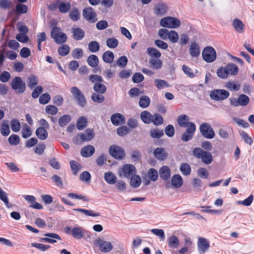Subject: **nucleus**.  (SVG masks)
<instances>
[{
    "label": "nucleus",
    "instance_id": "9b49d317",
    "mask_svg": "<svg viewBox=\"0 0 254 254\" xmlns=\"http://www.w3.org/2000/svg\"><path fill=\"white\" fill-rule=\"evenodd\" d=\"M82 14L84 18L90 23H95L98 20L97 14L92 7L84 8Z\"/></svg>",
    "mask_w": 254,
    "mask_h": 254
},
{
    "label": "nucleus",
    "instance_id": "69168bd1",
    "mask_svg": "<svg viewBox=\"0 0 254 254\" xmlns=\"http://www.w3.org/2000/svg\"><path fill=\"white\" fill-rule=\"evenodd\" d=\"M70 168L74 175H76L80 168V164L75 161L71 160L69 162Z\"/></svg>",
    "mask_w": 254,
    "mask_h": 254
},
{
    "label": "nucleus",
    "instance_id": "5fc2aeb1",
    "mask_svg": "<svg viewBox=\"0 0 254 254\" xmlns=\"http://www.w3.org/2000/svg\"><path fill=\"white\" fill-rule=\"evenodd\" d=\"M147 175L149 179L153 182L156 181L158 178V172L154 168H151L148 170Z\"/></svg>",
    "mask_w": 254,
    "mask_h": 254
},
{
    "label": "nucleus",
    "instance_id": "ddd939ff",
    "mask_svg": "<svg viewBox=\"0 0 254 254\" xmlns=\"http://www.w3.org/2000/svg\"><path fill=\"white\" fill-rule=\"evenodd\" d=\"M111 121L113 125L118 126L125 124L126 118L122 114L116 113L111 116Z\"/></svg>",
    "mask_w": 254,
    "mask_h": 254
},
{
    "label": "nucleus",
    "instance_id": "c85d7f7f",
    "mask_svg": "<svg viewBox=\"0 0 254 254\" xmlns=\"http://www.w3.org/2000/svg\"><path fill=\"white\" fill-rule=\"evenodd\" d=\"M189 120L188 117L186 115H182L178 117L177 122L180 127H189L190 123L191 122H188Z\"/></svg>",
    "mask_w": 254,
    "mask_h": 254
},
{
    "label": "nucleus",
    "instance_id": "c9c22d12",
    "mask_svg": "<svg viewBox=\"0 0 254 254\" xmlns=\"http://www.w3.org/2000/svg\"><path fill=\"white\" fill-rule=\"evenodd\" d=\"M180 170L183 175L189 176L191 173V168L188 163H183L180 165Z\"/></svg>",
    "mask_w": 254,
    "mask_h": 254
},
{
    "label": "nucleus",
    "instance_id": "49530a36",
    "mask_svg": "<svg viewBox=\"0 0 254 254\" xmlns=\"http://www.w3.org/2000/svg\"><path fill=\"white\" fill-rule=\"evenodd\" d=\"M100 49V45L96 41H92L88 44V50L91 53H96Z\"/></svg>",
    "mask_w": 254,
    "mask_h": 254
},
{
    "label": "nucleus",
    "instance_id": "20e7f679",
    "mask_svg": "<svg viewBox=\"0 0 254 254\" xmlns=\"http://www.w3.org/2000/svg\"><path fill=\"white\" fill-rule=\"evenodd\" d=\"M160 23L161 26L169 28H176L181 25V22L179 19L171 16L162 18Z\"/></svg>",
    "mask_w": 254,
    "mask_h": 254
},
{
    "label": "nucleus",
    "instance_id": "8fccbe9b",
    "mask_svg": "<svg viewBox=\"0 0 254 254\" xmlns=\"http://www.w3.org/2000/svg\"><path fill=\"white\" fill-rule=\"evenodd\" d=\"M173 43H177L179 39V34L174 30H171L168 34V38Z\"/></svg>",
    "mask_w": 254,
    "mask_h": 254
},
{
    "label": "nucleus",
    "instance_id": "bb28decb",
    "mask_svg": "<svg viewBox=\"0 0 254 254\" xmlns=\"http://www.w3.org/2000/svg\"><path fill=\"white\" fill-rule=\"evenodd\" d=\"M15 10L16 12V16H19L21 14H25L27 12L28 8V6L23 4L22 3H17L15 5Z\"/></svg>",
    "mask_w": 254,
    "mask_h": 254
},
{
    "label": "nucleus",
    "instance_id": "f03ea898",
    "mask_svg": "<svg viewBox=\"0 0 254 254\" xmlns=\"http://www.w3.org/2000/svg\"><path fill=\"white\" fill-rule=\"evenodd\" d=\"M10 86L12 89L17 94L23 93L26 88V83L19 76H16L12 79L10 82Z\"/></svg>",
    "mask_w": 254,
    "mask_h": 254
},
{
    "label": "nucleus",
    "instance_id": "aec40b11",
    "mask_svg": "<svg viewBox=\"0 0 254 254\" xmlns=\"http://www.w3.org/2000/svg\"><path fill=\"white\" fill-rule=\"evenodd\" d=\"M183 179L180 175L175 174L171 178V184L176 189L181 188L183 185Z\"/></svg>",
    "mask_w": 254,
    "mask_h": 254
},
{
    "label": "nucleus",
    "instance_id": "0eeeda50",
    "mask_svg": "<svg viewBox=\"0 0 254 254\" xmlns=\"http://www.w3.org/2000/svg\"><path fill=\"white\" fill-rule=\"evenodd\" d=\"M94 243L96 246H98L99 250L104 253L110 252L113 248V246L110 242L99 238H97Z\"/></svg>",
    "mask_w": 254,
    "mask_h": 254
},
{
    "label": "nucleus",
    "instance_id": "052dcab7",
    "mask_svg": "<svg viewBox=\"0 0 254 254\" xmlns=\"http://www.w3.org/2000/svg\"><path fill=\"white\" fill-rule=\"evenodd\" d=\"M58 54L61 56H65L69 52V47L66 45H63L62 47H60L58 49Z\"/></svg>",
    "mask_w": 254,
    "mask_h": 254
},
{
    "label": "nucleus",
    "instance_id": "4be33fe9",
    "mask_svg": "<svg viewBox=\"0 0 254 254\" xmlns=\"http://www.w3.org/2000/svg\"><path fill=\"white\" fill-rule=\"evenodd\" d=\"M72 37L77 41L82 40L85 36V32L83 30L80 28H72Z\"/></svg>",
    "mask_w": 254,
    "mask_h": 254
},
{
    "label": "nucleus",
    "instance_id": "f704fd0d",
    "mask_svg": "<svg viewBox=\"0 0 254 254\" xmlns=\"http://www.w3.org/2000/svg\"><path fill=\"white\" fill-rule=\"evenodd\" d=\"M87 119L84 117L82 116L79 117L76 122V127L79 130H82L87 126Z\"/></svg>",
    "mask_w": 254,
    "mask_h": 254
},
{
    "label": "nucleus",
    "instance_id": "37998d69",
    "mask_svg": "<svg viewBox=\"0 0 254 254\" xmlns=\"http://www.w3.org/2000/svg\"><path fill=\"white\" fill-rule=\"evenodd\" d=\"M130 179V184L132 187L136 188L140 185L141 179L139 175H135L134 177L132 176Z\"/></svg>",
    "mask_w": 254,
    "mask_h": 254
},
{
    "label": "nucleus",
    "instance_id": "393cba45",
    "mask_svg": "<svg viewBox=\"0 0 254 254\" xmlns=\"http://www.w3.org/2000/svg\"><path fill=\"white\" fill-rule=\"evenodd\" d=\"M104 179L109 184L113 185L116 183L117 178L116 175L112 172L109 171L104 174Z\"/></svg>",
    "mask_w": 254,
    "mask_h": 254
},
{
    "label": "nucleus",
    "instance_id": "603ef678",
    "mask_svg": "<svg viewBox=\"0 0 254 254\" xmlns=\"http://www.w3.org/2000/svg\"><path fill=\"white\" fill-rule=\"evenodd\" d=\"M153 121L152 123L156 126L161 125L163 123V118L161 115L158 113L154 114L153 115Z\"/></svg>",
    "mask_w": 254,
    "mask_h": 254
},
{
    "label": "nucleus",
    "instance_id": "4d7b16f0",
    "mask_svg": "<svg viewBox=\"0 0 254 254\" xmlns=\"http://www.w3.org/2000/svg\"><path fill=\"white\" fill-rule=\"evenodd\" d=\"M8 141L11 145H17L20 142V138L18 135L12 134L8 137Z\"/></svg>",
    "mask_w": 254,
    "mask_h": 254
},
{
    "label": "nucleus",
    "instance_id": "7ed1b4c3",
    "mask_svg": "<svg viewBox=\"0 0 254 254\" xmlns=\"http://www.w3.org/2000/svg\"><path fill=\"white\" fill-rule=\"evenodd\" d=\"M70 92L78 105L80 107L84 108L87 104V100L80 90L78 87L74 86L71 88Z\"/></svg>",
    "mask_w": 254,
    "mask_h": 254
},
{
    "label": "nucleus",
    "instance_id": "680f3d73",
    "mask_svg": "<svg viewBox=\"0 0 254 254\" xmlns=\"http://www.w3.org/2000/svg\"><path fill=\"white\" fill-rule=\"evenodd\" d=\"M164 132L167 136L171 137L174 135L175 129L173 125H168L165 127Z\"/></svg>",
    "mask_w": 254,
    "mask_h": 254
},
{
    "label": "nucleus",
    "instance_id": "79ce46f5",
    "mask_svg": "<svg viewBox=\"0 0 254 254\" xmlns=\"http://www.w3.org/2000/svg\"><path fill=\"white\" fill-rule=\"evenodd\" d=\"M233 26L237 32L242 33L244 28V24L239 19L236 18L233 21Z\"/></svg>",
    "mask_w": 254,
    "mask_h": 254
},
{
    "label": "nucleus",
    "instance_id": "4468645a",
    "mask_svg": "<svg viewBox=\"0 0 254 254\" xmlns=\"http://www.w3.org/2000/svg\"><path fill=\"white\" fill-rule=\"evenodd\" d=\"M122 171L125 177L129 179L136 173L135 167L131 164H125L122 167Z\"/></svg>",
    "mask_w": 254,
    "mask_h": 254
},
{
    "label": "nucleus",
    "instance_id": "09e8293b",
    "mask_svg": "<svg viewBox=\"0 0 254 254\" xmlns=\"http://www.w3.org/2000/svg\"><path fill=\"white\" fill-rule=\"evenodd\" d=\"M91 98L93 102L97 103H102L105 100V97L103 95L96 92L93 93L91 94Z\"/></svg>",
    "mask_w": 254,
    "mask_h": 254
},
{
    "label": "nucleus",
    "instance_id": "c756f323",
    "mask_svg": "<svg viewBox=\"0 0 254 254\" xmlns=\"http://www.w3.org/2000/svg\"><path fill=\"white\" fill-rule=\"evenodd\" d=\"M103 82L95 83L93 85V90L95 92L100 94H103L106 92V86L103 84Z\"/></svg>",
    "mask_w": 254,
    "mask_h": 254
},
{
    "label": "nucleus",
    "instance_id": "338daca9",
    "mask_svg": "<svg viewBox=\"0 0 254 254\" xmlns=\"http://www.w3.org/2000/svg\"><path fill=\"white\" fill-rule=\"evenodd\" d=\"M129 129L125 126H122L117 129V133L120 136H124L129 132Z\"/></svg>",
    "mask_w": 254,
    "mask_h": 254
},
{
    "label": "nucleus",
    "instance_id": "dca6fc26",
    "mask_svg": "<svg viewBox=\"0 0 254 254\" xmlns=\"http://www.w3.org/2000/svg\"><path fill=\"white\" fill-rule=\"evenodd\" d=\"M167 6L166 3L159 2L154 7V13L157 16H162L166 13Z\"/></svg>",
    "mask_w": 254,
    "mask_h": 254
},
{
    "label": "nucleus",
    "instance_id": "1a4fd4ad",
    "mask_svg": "<svg viewBox=\"0 0 254 254\" xmlns=\"http://www.w3.org/2000/svg\"><path fill=\"white\" fill-rule=\"evenodd\" d=\"M109 154L114 158L118 160H122L125 156L124 149L119 146L112 145L109 149Z\"/></svg>",
    "mask_w": 254,
    "mask_h": 254
},
{
    "label": "nucleus",
    "instance_id": "6e6552de",
    "mask_svg": "<svg viewBox=\"0 0 254 254\" xmlns=\"http://www.w3.org/2000/svg\"><path fill=\"white\" fill-rule=\"evenodd\" d=\"M229 95V92L225 89H214L210 92V97L211 99L219 101L226 99Z\"/></svg>",
    "mask_w": 254,
    "mask_h": 254
},
{
    "label": "nucleus",
    "instance_id": "3c124183",
    "mask_svg": "<svg viewBox=\"0 0 254 254\" xmlns=\"http://www.w3.org/2000/svg\"><path fill=\"white\" fill-rule=\"evenodd\" d=\"M10 124L13 131L17 132L20 130L21 125L20 122L17 119H12Z\"/></svg>",
    "mask_w": 254,
    "mask_h": 254
},
{
    "label": "nucleus",
    "instance_id": "f3484780",
    "mask_svg": "<svg viewBox=\"0 0 254 254\" xmlns=\"http://www.w3.org/2000/svg\"><path fill=\"white\" fill-rule=\"evenodd\" d=\"M154 155L157 159L160 161L165 160L168 157L167 153L162 147L156 148L154 151Z\"/></svg>",
    "mask_w": 254,
    "mask_h": 254
},
{
    "label": "nucleus",
    "instance_id": "2f4dec72",
    "mask_svg": "<svg viewBox=\"0 0 254 254\" xmlns=\"http://www.w3.org/2000/svg\"><path fill=\"white\" fill-rule=\"evenodd\" d=\"M71 119V116L69 115H64L59 118V125L61 127H64L70 122Z\"/></svg>",
    "mask_w": 254,
    "mask_h": 254
},
{
    "label": "nucleus",
    "instance_id": "39448f33",
    "mask_svg": "<svg viewBox=\"0 0 254 254\" xmlns=\"http://www.w3.org/2000/svg\"><path fill=\"white\" fill-rule=\"evenodd\" d=\"M216 52L211 46L205 47L202 52V57L204 61L208 63L214 62L216 59Z\"/></svg>",
    "mask_w": 254,
    "mask_h": 254
},
{
    "label": "nucleus",
    "instance_id": "72a5a7b5",
    "mask_svg": "<svg viewBox=\"0 0 254 254\" xmlns=\"http://www.w3.org/2000/svg\"><path fill=\"white\" fill-rule=\"evenodd\" d=\"M228 70V75H236L239 72V68L237 65L234 64H228L225 66Z\"/></svg>",
    "mask_w": 254,
    "mask_h": 254
},
{
    "label": "nucleus",
    "instance_id": "2eb2a0df",
    "mask_svg": "<svg viewBox=\"0 0 254 254\" xmlns=\"http://www.w3.org/2000/svg\"><path fill=\"white\" fill-rule=\"evenodd\" d=\"M210 247L209 243L207 240L204 238H199L197 242V248L200 254L204 253L207 251Z\"/></svg>",
    "mask_w": 254,
    "mask_h": 254
},
{
    "label": "nucleus",
    "instance_id": "473e14b6",
    "mask_svg": "<svg viewBox=\"0 0 254 254\" xmlns=\"http://www.w3.org/2000/svg\"><path fill=\"white\" fill-rule=\"evenodd\" d=\"M150 104V99L146 95L142 96L139 100V106L143 109L147 108Z\"/></svg>",
    "mask_w": 254,
    "mask_h": 254
},
{
    "label": "nucleus",
    "instance_id": "4c0bfd02",
    "mask_svg": "<svg viewBox=\"0 0 254 254\" xmlns=\"http://www.w3.org/2000/svg\"><path fill=\"white\" fill-rule=\"evenodd\" d=\"M180 242L177 236L173 235L168 239V246L170 248L176 249L178 247Z\"/></svg>",
    "mask_w": 254,
    "mask_h": 254
},
{
    "label": "nucleus",
    "instance_id": "bf43d9fd",
    "mask_svg": "<svg viewBox=\"0 0 254 254\" xmlns=\"http://www.w3.org/2000/svg\"><path fill=\"white\" fill-rule=\"evenodd\" d=\"M31 135L32 130L30 127L25 124L22 130V136L24 138H27L31 136Z\"/></svg>",
    "mask_w": 254,
    "mask_h": 254
},
{
    "label": "nucleus",
    "instance_id": "ea45409f",
    "mask_svg": "<svg viewBox=\"0 0 254 254\" xmlns=\"http://www.w3.org/2000/svg\"><path fill=\"white\" fill-rule=\"evenodd\" d=\"M38 78L34 74L30 75L27 79V84L30 89H33L38 84Z\"/></svg>",
    "mask_w": 254,
    "mask_h": 254
},
{
    "label": "nucleus",
    "instance_id": "412c9836",
    "mask_svg": "<svg viewBox=\"0 0 254 254\" xmlns=\"http://www.w3.org/2000/svg\"><path fill=\"white\" fill-rule=\"evenodd\" d=\"M153 115L147 111H143L140 113V119L145 124H150L153 121Z\"/></svg>",
    "mask_w": 254,
    "mask_h": 254
},
{
    "label": "nucleus",
    "instance_id": "a19ab883",
    "mask_svg": "<svg viewBox=\"0 0 254 254\" xmlns=\"http://www.w3.org/2000/svg\"><path fill=\"white\" fill-rule=\"evenodd\" d=\"M216 73L217 76L221 79L227 78L229 76L226 66L219 67L217 70Z\"/></svg>",
    "mask_w": 254,
    "mask_h": 254
},
{
    "label": "nucleus",
    "instance_id": "423d86ee",
    "mask_svg": "<svg viewBox=\"0 0 254 254\" xmlns=\"http://www.w3.org/2000/svg\"><path fill=\"white\" fill-rule=\"evenodd\" d=\"M199 131L201 135L207 139H212L215 133L211 125L207 123H204L199 126Z\"/></svg>",
    "mask_w": 254,
    "mask_h": 254
},
{
    "label": "nucleus",
    "instance_id": "9d476101",
    "mask_svg": "<svg viewBox=\"0 0 254 254\" xmlns=\"http://www.w3.org/2000/svg\"><path fill=\"white\" fill-rule=\"evenodd\" d=\"M190 127H187L186 131L181 136V139L184 142H188L192 139L196 130V126L194 123H190Z\"/></svg>",
    "mask_w": 254,
    "mask_h": 254
},
{
    "label": "nucleus",
    "instance_id": "5701e85b",
    "mask_svg": "<svg viewBox=\"0 0 254 254\" xmlns=\"http://www.w3.org/2000/svg\"><path fill=\"white\" fill-rule=\"evenodd\" d=\"M189 52L192 57H197L200 55V51L199 46L195 42L190 44Z\"/></svg>",
    "mask_w": 254,
    "mask_h": 254
},
{
    "label": "nucleus",
    "instance_id": "c03bdc74",
    "mask_svg": "<svg viewBox=\"0 0 254 254\" xmlns=\"http://www.w3.org/2000/svg\"><path fill=\"white\" fill-rule=\"evenodd\" d=\"M150 135L153 138H159L164 135V131L163 130L158 128L151 129L150 130Z\"/></svg>",
    "mask_w": 254,
    "mask_h": 254
},
{
    "label": "nucleus",
    "instance_id": "7c9ffc66",
    "mask_svg": "<svg viewBox=\"0 0 254 254\" xmlns=\"http://www.w3.org/2000/svg\"><path fill=\"white\" fill-rule=\"evenodd\" d=\"M87 62L90 66L95 68L98 65L99 59L96 55H91L87 58Z\"/></svg>",
    "mask_w": 254,
    "mask_h": 254
},
{
    "label": "nucleus",
    "instance_id": "6e6d98bb",
    "mask_svg": "<svg viewBox=\"0 0 254 254\" xmlns=\"http://www.w3.org/2000/svg\"><path fill=\"white\" fill-rule=\"evenodd\" d=\"M118 40L114 37L108 38L106 40V45L109 48L114 49L118 46Z\"/></svg>",
    "mask_w": 254,
    "mask_h": 254
},
{
    "label": "nucleus",
    "instance_id": "a878e982",
    "mask_svg": "<svg viewBox=\"0 0 254 254\" xmlns=\"http://www.w3.org/2000/svg\"><path fill=\"white\" fill-rule=\"evenodd\" d=\"M59 2V11L62 13H65L67 12L71 7V5L69 2H64L58 0Z\"/></svg>",
    "mask_w": 254,
    "mask_h": 254
},
{
    "label": "nucleus",
    "instance_id": "774afa93",
    "mask_svg": "<svg viewBox=\"0 0 254 254\" xmlns=\"http://www.w3.org/2000/svg\"><path fill=\"white\" fill-rule=\"evenodd\" d=\"M144 79L143 75L140 72L135 73L132 77V81L135 83H139L143 81Z\"/></svg>",
    "mask_w": 254,
    "mask_h": 254
},
{
    "label": "nucleus",
    "instance_id": "e2e57ef3",
    "mask_svg": "<svg viewBox=\"0 0 254 254\" xmlns=\"http://www.w3.org/2000/svg\"><path fill=\"white\" fill-rule=\"evenodd\" d=\"M51 100V96L49 93H45L42 94L39 99V103L42 105L48 104Z\"/></svg>",
    "mask_w": 254,
    "mask_h": 254
},
{
    "label": "nucleus",
    "instance_id": "b1692460",
    "mask_svg": "<svg viewBox=\"0 0 254 254\" xmlns=\"http://www.w3.org/2000/svg\"><path fill=\"white\" fill-rule=\"evenodd\" d=\"M43 127H38L35 131L37 137L40 140H46L48 137V132Z\"/></svg>",
    "mask_w": 254,
    "mask_h": 254
},
{
    "label": "nucleus",
    "instance_id": "6ab92c4d",
    "mask_svg": "<svg viewBox=\"0 0 254 254\" xmlns=\"http://www.w3.org/2000/svg\"><path fill=\"white\" fill-rule=\"evenodd\" d=\"M95 148L91 145L84 146L80 151L81 155L83 157H89L95 153Z\"/></svg>",
    "mask_w": 254,
    "mask_h": 254
},
{
    "label": "nucleus",
    "instance_id": "cd10ccee",
    "mask_svg": "<svg viewBox=\"0 0 254 254\" xmlns=\"http://www.w3.org/2000/svg\"><path fill=\"white\" fill-rule=\"evenodd\" d=\"M0 133L3 136H7L10 133L8 121L3 120L0 126Z\"/></svg>",
    "mask_w": 254,
    "mask_h": 254
},
{
    "label": "nucleus",
    "instance_id": "f257e3e1",
    "mask_svg": "<svg viewBox=\"0 0 254 254\" xmlns=\"http://www.w3.org/2000/svg\"><path fill=\"white\" fill-rule=\"evenodd\" d=\"M193 155L197 159H200L202 162L206 165L211 164L213 157L209 151H206L200 147L194 148L192 150Z\"/></svg>",
    "mask_w": 254,
    "mask_h": 254
},
{
    "label": "nucleus",
    "instance_id": "a211bd4d",
    "mask_svg": "<svg viewBox=\"0 0 254 254\" xmlns=\"http://www.w3.org/2000/svg\"><path fill=\"white\" fill-rule=\"evenodd\" d=\"M160 178L163 181H167L171 177V170L167 166L161 167L159 170Z\"/></svg>",
    "mask_w": 254,
    "mask_h": 254
},
{
    "label": "nucleus",
    "instance_id": "58836bf2",
    "mask_svg": "<svg viewBox=\"0 0 254 254\" xmlns=\"http://www.w3.org/2000/svg\"><path fill=\"white\" fill-rule=\"evenodd\" d=\"M102 59L106 63H111L114 60V54L112 52L107 51L103 54Z\"/></svg>",
    "mask_w": 254,
    "mask_h": 254
},
{
    "label": "nucleus",
    "instance_id": "864d4df0",
    "mask_svg": "<svg viewBox=\"0 0 254 254\" xmlns=\"http://www.w3.org/2000/svg\"><path fill=\"white\" fill-rule=\"evenodd\" d=\"M154 83L156 87L159 90H161L165 87H168L169 86L168 83L166 81L163 79H155Z\"/></svg>",
    "mask_w": 254,
    "mask_h": 254
},
{
    "label": "nucleus",
    "instance_id": "a18cd8bd",
    "mask_svg": "<svg viewBox=\"0 0 254 254\" xmlns=\"http://www.w3.org/2000/svg\"><path fill=\"white\" fill-rule=\"evenodd\" d=\"M147 54L154 58H159L161 56V54L160 51H159L157 49L153 48V47H149L147 49Z\"/></svg>",
    "mask_w": 254,
    "mask_h": 254
},
{
    "label": "nucleus",
    "instance_id": "e433bc0d",
    "mask_svg": "<svg viewBox=\"0 0 254 254\" xmlns=\"http://www.w3.org/2000/svg\"><path fill=\"white\" fill-rule=\"evenodd\" d=\"M69 17L73 21H78L80 17L79 10L77 8H73L69 12Z\"/></svg>",
    "mask_w": 254,
    "mask_h": 254
},
{
    "label": "nucleus",
    "instance_id": "13d9d810",
    "mask_svg": "<svg viewBox=\"0 0 254 254\" xmlns=\"http://www.w3.org/2000/svg\"><path fill=\"white\" fill-rule=\"evenodd\" d=\"M239 132L246 143L249 145H251L253 143L252 138L249 136L247 132L244 130H239Z\"/></svg>",
    "mask_w": 254,
    "mask_h": 254
},
{
    "label": "nucleus",
    "instance_id": "f8f14e48",
    "mask_svg": "<svg viewBox=\"0 0 254 254\" xmlns=\"http://www.w3.org/2000/svg\"><path fill=\"white\" fill-rule=\"evenodd\" d=\"M72 236L76 239H80L83 238L85 235L87 237H90L91 233L82 227H75L71 230Z\"/></svg>",
    "mask_w": 254,
    "mask_h": 254
},
{
    "label": "nucleus",
    "instance_id": "de8ad7c7",
    "mask_svg": "<svg viewBox=\"0 0 254 254\" xmlns=\"http://www.w3.org/2000/svg\"><path fill=\"white\" fill-rule=\"evenodd\" d=\"M238 99V102L240 106H246L249 104L250 102L249 97L245 94L240 95Z\"/></svg>",
    "mask_w": 254,
    "mask_h": 254
},
{
    "label": "nucleus",
    "instance_id": "0e129e2a",
    "mask_svg": "<svg viewBox=\"0 0 254 254\" xmlns=\"http://www.w3.org/2000/svg\"><path fill=\"white\" fill-rule=\"evenodd\" d=\"M45 111L49 115H55L57 114L58 109V108L54 105H49L46 107Z\"/></svg>",
    "mask_w": 254,
    "mask_h": 254
}]
</instances>
